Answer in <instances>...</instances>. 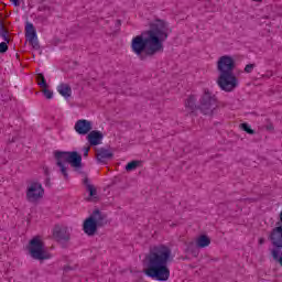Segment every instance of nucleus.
<instances>
[{"label":"nucleus","mask_w":282,"mask_h":282,"mask_svg":"<svg viewBox=\"0 0 282 282\" xmlns=\"http://www.w3.org/2000/svg\"><path fill=\"white\" fill-rule=\"evenodd\" d=\"M173 261L171 257V248L159 245L150 248L149 253L145 256L144 274L155 281H166L171 276L169 263Z\"/></svg>","instance_id":"f03ea898"},{"label":"nucleus","mask_w":282,"mask_h":282,"mask_svg":"<svg viewBox=\"0 0 282 282\" xmlns=\"http://www.w3.org/2000/svg\"><path fill=\"white\" fill-rule=\"evenodd\" d=\"M240 129L246 131V133H249V135H254V130H252L248 123H241Z\"/></svg>","instance_id":"412c9836"},{"label":"nucleus","mask_w":282,"mask_h":282,"mask_svg":"<svg viewBox=\"0 0 282 282\" xmlns=\"http://www.w3.org/2000/svg\"><path fill=\"white\" fill-rule=\"evenodd\" d=\"M0 36L3 39L4 42L10 43V37H8V31L6 30V25H3V22H0Z\"/></svg>","instance_id":"6ab92c4d"},{"label":"nucleus","mask_w":282,"mask_h":282,"mask_svg":"<svg viewBox=\"0 0 282 282\" xmlns=\"http://www.w3.org/2000/svg\"><path fill=\"white\" fill-rule=\"evenodd\" d=\"M104 138H105V134H102V132L98 130H93L87 135V140L90 147H98V144L102 142Z\"/></svg>","instance_id":"9d476101"},{"label":"nucleus","mask_w":282,"mask_h":282,"mask_svg":"<svg viewBox=\"0 0 282 282\" xmlns=\"http://www.w3.org/2000/svg\"><path fill=\"white\" fill-rule=\"evenodd\" d=\"M40 87H43V89L47 88V82L45 79H42L37 83Z\"/></svg>","instance_id":"bb28decb"},{"label":"nucleus","mask_w":282,"mask_h":282,"mask_svg":"<svg viewBox=\"0 0 282 282\" xmlns=\"http://www.w3.org/2000/svg\"><path fill=\"white\" fill-rule=\"evenodd\" d=\"M93 219L95 220V224L98 228H102L104 226H107V216L100 212V209H95L93 214L90 215Z\"/></svg>","instance_id":"f8f14e48"},{"label":"nucleus","mask_w":282,"mask_h":282,"mask_svg":"<svg viewBox=\"0 0 282 282\" xmlns=\"http://www.w3.org/2000/svg\"><path fill=\"white\" fill-rule=\"evenodd\" d=\"M54 158L57 166L70 164L73 169H83V155H80L77 151H55Z\"/></svg>","instance_id":"20e7f679"},{"label":"nucleus","mask_w":282,"mask_h":282,"mask_svg":"<svg viewBox=\"0 0 282 282\" xmlns=\"http://www.w3.org/2000/svg\"><path fill=\"white\" fill-rule=\"evenodd\" d=\"M45 174H46V175H48V172H47V171H45Z\"/></svg>","instance_id":"e433bc0d"},{"label":"nucleus","mask_w":282,"mask_h":282,"mask_svg":"<svg viewBox=\"0 0 282 282\" xmlns=\"http://www.w3.org/2000/svg\"><path fill=\"white\" fill-rule=\"evenodd\" d=\"M173 32L169 23L164 20L156 19L150 23V29L143 31L140 35L132 39L131 48L141 61H147L149 56H155L164 52V41Z\"/></svg>","instance_id":"f257e3e1"},{"label":"nucleus","mask_w":282,"mask_h":282,"mask_svg":"<svg viewBox=\"0 0 282 282\" xmlns=\"http://www.w3.org/2000/svg\"><path fill=\"white\" fill-rule=\"evenodd\" d=\"M42 94L45 96V98H47V100H52V98L54 97V93L47 88H44L42 90Z\"/></svg>","instance_id":"b1692460"},{"label":"nucleus","mask_w":282,"mask_h":282,"mask_svg":"<svg viewBox=\"0 0 282 282\" xmlns=\"http://www.w3.org/2000/svg\"><path fill=\"white\" fill-rule=\"evenodd\" d=\"M259 243H260V246H263V243H265V239L264 238H260L259 239Z\"/></svg>","instance_id":"473e14b6"},{"label":"nucleus","mask_w":282,"mask_h":282,"mask_svg":"<svg viewBox=\"0 0 282 282\" xmlns=\"http://www.w3.org/2000/svg\"><path fill=\"white\" fill-rule=\"evenodd\" d=\"M120 25H122V21L121 20H117L116 21V28H120Z\"/></svg>","instance_id":"2f4dec72"},{"label":"nucleus","mask_w":282,"mask_h":282,"mask_svg":"<svg viewBox=\"0 0 282 282\" xmlns=\"http://www.w3.org/2000/svg\"><path fill=\"white\" fill-rule=\"evenodd\" d=\"M254 67H257L256 64H248V65H246V67H245L246 74H252V69H254Z\"/></svg>","instance_id":"a878e982"},{"label":"nucleus","mask_w":282,"mask_h":282,"mask_svg":"<svg viewBox=\"0 0 282 282\" xmlns=\"http://www.w3.org/2000/svg\"><path fill=\"white\" fill-rule=\"evenodd\" d=\"M215 109H217V96L213 95L210 90L204 89V94L199 99L198 110L204 116H213Z\"/></svg>","instance_id":"423d86ee"},{"label":"nucleus","mask_w":282,"mask_h":282,"mask_svg":"<svg viewBox=\"0 0 282 282\" xmlns=\"http://www.w3.org/2000/svg\"><path fill=\"white\" fill-rule=\"evenodd\" d=\"M74 129L79 135H87V133L93 129L91 121L87 119H79L76 121Z\"/></svg>","instance_id":"6e6552de"},{"label":"nucleus","mask_w":282,"mask_h":282,"mask_svg":"<svg viewBox=\"0 0 282 282\" xmlns=\"http://www.w3.org/2000/svg\"><path fill=\"white\" fill-rule=\"evenodd\" d=\"M140 166V161H131L126 165V171H135Z\"/></svg>","instance_id":"aec40b11"},{"label":"nucleus","mask_w":282,"mask_h":282,"mask_svg":"<svg viewBox=\"0 0 282 282\" xmlns=\"http://www.w3.org/2000/svg\"><path fill=\"white\" fill-rule=\"evenodd\" d=\"M46 186H50V178H46Z\"/></svg>","instance_id":"f704fd0d"},{"label":"nucleus","mask_w":282,"mask_h":282,"mask_svg":"<svg viewBox=\"0 0 282 282\" xmlns=\"http://www.w3.org/2000/svg\"><path fill=\"white\" fill-rule=\"evenodd\" d=\"M89 155V147L84 148V158H87Z\"/></svg>","instance_id":"c756f323"},{"label":"nucleus","mask_w":282,"mask_h":282,"mask_svg":"<svg viewBox=\"0 0 282 282\" xmlns=\"http://www.w3.org/2000/svg\"><path fill=\"white\" fill-rule=\"evenodd\" d=\"M83 230L85 235H88V237H94V235L98 232V225L96 224L94 217L89 216L84 220Z\"/></svg>","instance_id":"1a4fd4ad"},{"label":"nucleus","mask_w":282,"mask_h":282,"mask_svg":"<svg viewBox=\"0 0 282 282\" xmlns=\"http://www.w3.org/2000/svg\"><path fill=\"white\" fill-rule=\"evenodd\" d=\"M253 1H257L258 3H261V1H263V0H253Z\"/></svg>","instance_id":"c9c22d12"},{"label":"nucleus","mask_w":282,"mask_h":282,"mask_svg":"<svg viewBox=\"0 0 282 282\" xmlns=\"http://www.w3.org/2000/svg\"><path fill=\"white\" fill-rule=\"evenodd\" d=\"M57 91L63 96V98L72 97V86H69V84H61L57 86Z\"/></svg>","instance_id":"dca6fc26"},{"label":"nucleus","mask_w":282,"mask_h":282,"mask_svg":"<svg viewBox=\"0 0 282 282\" xmlns=\"http://www.w3.org/2000/svg\"><path fill=\"white\" fill-rule=\"evenodd\" d=\"M11 3L15 7L19 8V6H21V0H10Z\"/></svg>","instance_id":"cd10ccee"},{"label":"nucleus","mask_w":282,"mask_h":282,"mask_svg":"<svg viewBox=\"0 0 282 282\" xmlns=\"http://www.w3.org/2000/svg\"><path fill=\"white\" fill-rule=\"evenodd\" d=\"M84 186H86L87 193H89V197L87 202H98V189L91 183H89V178H84Z\"/></svg>","instance_id":"9b49d317"},{"label":"nucleus","mask_w":282,"mask_h":282,"mask_svg":"<svg viewBox=\"0 0 282 282\" xmlns=\"http://www.w3.org/2000/svg\"><path fill=\"white\" fill-rule=\"evenodd\" d=\"M45 79V76L43 74H37V80H44Z\"/></svg>","instance_id":"7c9ffc66"},{"label":"nucleus","mask_w":282,"mask_h":282,"mask_svg":"<svg viewBox=\"0 0 282 282\" xmlns=\"http://www.w3.org/2000/svg\"><path fill=\"white\" fill-rule=\"evenodd\" d=\"M8 52V42L0 43V54H6Z\"/></svg>","instance_id":"393cba45"},{"label":"nucleus","mask_w":282,"mask_h":282,"mask_svg":"<svg viewBox=\"0 0 282 282\" xmlns=\"http://www.w3.org/2000/svg\"><path fill=\"white\" fill-rule=\"evenodd\" d=\"M197 248H208L210 246V238L206 235H202L196 240Z\"/></svg>","instance_id":"a211bd4d"},{"label":"nucleus","mask_w":282,"mask_h":282,"mask_svg":"<svg viewBox=\"0 0 282 282\" xmlns=\"http://www.w3.org/2000/svg\"><path fill=\"white\" fill-rule=\"evenodd\" d=\"M185 109L191 115H195L197 110H199V106H197V98L195 95H189L188 98L185 100Z\"/></svg>","instance_id":"4468645a"},{"label":"nucleus","mask_w":282,"mask_h":282,"mask_svg":"<svg viewBox=\"0 0 282 282\" xmlns=\"http://www.w3.org/2000/svg\"><path fill=\"white\" fill-rule=\"evenodd\" d=\"M28 250L32 259H35L36 261H45L52 258L50 252L45 251V243L42 242L40 236H35L30 240Z\"/></svg>","instance_id":"39448f33"},{"label":"nucleus","mask_w":282,"mask_h":282,"mask_svg":"<svg viewBox=\"0 0 282 282\" xmlns=\"http://www.w3.org/2000/svg\"><path fill=\"white\" fill-rule=\"evenodd\" d=\"M267 131H274V126L272 123H269L267 127H265Z\"/></svg>","instance_id":"c85d7f7f"},{"label":"nucleus","mask_w":282,"mask_h":282,"mask_svg":"<svg viewBox=\"0 0 282 282\" xmlns=\"http://www.w3.org/2000/svg\"><path fill=\"white\" fill-rule=\"evenodd\" d=\"M236 65L235 58L230 55L219 57L217 62V69L219 72L217 85L223 91H235L239 86V79H237L234 73Z\"/></svg>","instance_id":"7ed1b4c3"},{"label":"nucleus","mask_w":282,"mask_h":282,"mask_svg":"<svg viewBox=\"0 0 282 282\" xmlns=\"http://www.w3.org/2000/svg\"><path fill=\"white\" fill-rule=\"evenodd\" d=\"M43 195H45V189L39 182L31 183L26 188V199L31 204H36L39 199H43Z\"/></svg>","instance_id":"0eeeda50"},{"label":"nucleus","mask_w":282,"mask_h":282,"mask_svg":"<svg viewBox=\"0 0 282 282\" xmlns=\"http://www.w3.org/2000/svg\"><path fill=\"white\" fill-rule=\"evenodd\" d=\"M57 166L59 167V171L64 176V180H69V174L67 173V166L65 165H57Z\"/></svg>","instance_id":"5701e85b"},{"label":"nucleus","mask_w":282,"mask_h":282,"mask_svg":"<svg viewBox=\"0 0 282 282\" xmlns=\"http://www.w3.org/2000/svg\"><path fill=\"white\" fill-rule=\"evenodd\" d=\"M65 272H68V270H72L69 267L64 268Z\"/></svg>","instance_id":"72a5a7b5"},{"label":"nucleus","mask_w":282,"mask_h":282,"mask_svg":"<svg viewBox=\"0 0 282 282\" xmlns=\"http://www.w3.org/2000/svg\"><path fill=\"white\" fill-rule=\"evenodd\" d=\"M25 37L32 41V39L37 37L36 36V29L34 28V24L28 22L25 25Z\"/></svg>","instance_id":"f3484780"},{"label":"nucleus","mask_w":282,"mask_h":282,"mask_svg":"<svg viewBox=\"0 0 282 282\" xmlns=\"http://www.w3.org/2000/svg\"><path fill=\"white\" fill-rule=\"evenodd\" d=\"M30 45H32L33 50H41V45L39 44V37L28 40Z\"/></svg>","instance_id":"4be33fe9"},{"label":"nucleus","mask_w":282,"mask_h":282,"mask_svg":"<svg viewBox=\"0 0 282 282\" xmlns=\"http://www.w3.org/2000/svg\"><path fill=\"white\" fill-rule=\"evenodd\" d=\"M96 158L99 162H107V160H111V158H113V153L105 148H101L96 151Z\"/></svg>","instance_id":"2eb2a0df"},{"label":"nucleus","mask_w":282,"mask_h":282,"mask_svg":"<svg viewBox=\"0 0 282 282\" xmlns=\"http://www.w3.org/2000/svg\"><path fill=\"white\" fill-rule=\"evenodd\" d=\"M53 237L56 239V241H69L70 236L67 232L66 228H61V226H55L53 230Z\"/></svg>","instance_id":"ddd939ff"}]
</instances>
